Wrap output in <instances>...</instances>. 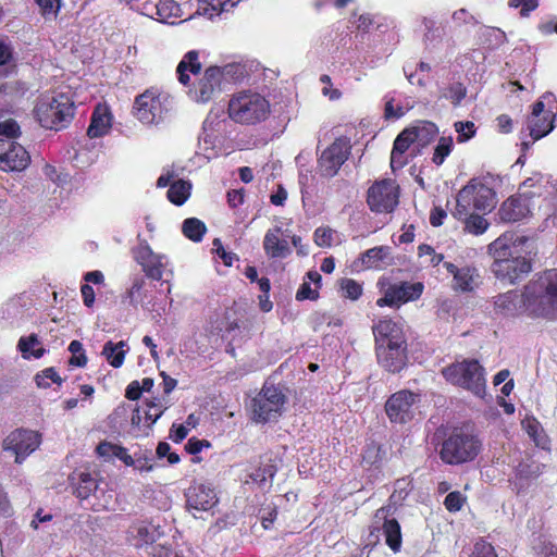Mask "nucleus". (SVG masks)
Wrapping results in <instances>:
<instances>
[{"label": "nucleus", "instance_id": "39448f33", "mask_svg": "<svg viewBox=\"0 0 557 557\" xmlns=\"http://www.w3.org/2000/svg\"><path fill=\"white\" fill-rule=\"evenodd\" d=\"M481 448L478 435L468 429L458 428L443 441L440 457L447 465H460L473 460Z\"/></svg>", "mask_w": 557, "mask_h": 557}, {"label": "nucleus", "instance_id": "f704fd0d", "mask_svg": "<svg viewBox=\"0 0 557 557\" xmlns=\"http://www.w3.org/2000/svg\"><path fill=\"white\" fill-rule=\"evenodd\" d=\"M128 351L126 342L121 341L113 343L109 341L104 344L101 355L107 359L110 366L113 368L122 367L125 356Z\"/></svg>", "mask_w": 557, "mask_h": 557}, {"label": "nucleus", "instance_id": "de8ad7c7", "mask_svg": "<svg viewBox=\"0 0 557 557\" xmlns=\"http://www.w3.org/2000/svg\"><path fill=\"white\" fill-rule=\"evenodd\" d=\"M451 22L454 27L456 28H460L463 26H476L478 24H480L479 18L465 8L458 9L453 12Z\"/></svg>", "mask_w": 557, "mask_h": 557}, {"label": "nucleus", "instance_id": "37998d69", "mask_svg": "<svg viewBox=\"0 0 557 557\" xmlns=\"http://www.w3.org/2000/svg\"><path fill=\"white\" fill-rule=\"evenodd\" d=\"M298 184L301 191V199L305 203L314 193L315 176L311 170L305 169L299 171Z\"/></svg>", "mask_w": 557, "mask_h": 557}, {"label": "nucleus", "instance_id": "79ce46f5", "mask_svg": "<svg viewBox=\"0 0 557 557\" xmlns=\"http://www.w3.org/2000/svg\"><path fill=\"white\" fill-rule=\"evenodd\" d=\"M133 462L129 467H133L139 472H149L154 469V456L150 449H138L132 455Z\"/></svg>", "mask_w": 557, "mask_h": 557}, {"label": "nucleus", "instance_id": "8fccbe9b", "mask_svg": "<svg viewBox=\"0 0 557 557\" xmlns=\"http://www.w3.org/2000/svg\"><path fill=\"white\" fill-rule=\"evenodd\" d=\"M36 384L38 387L47 388L51 385V383H55L60 385L62 383V379L57 373L54 368H47L38 373L35 377Z\"/></svg>", "mask_w": 557, "mask_h": 557}, {"label": "nucleus", "instance_id": "473e14b6", "mask_svg": "<svg viewBox=\"0 0 557 557\" xmlns=\"http://www.w3.org/2000/svg\"><path fill=\"white\" fill-rule=\"evenodd\" d=\"M475 211L466 209L465 216L457 214V209L451 212L454 218L462 221L465 224V231L472 235H482L488 227V222L482 215L475 214Z\"/></svg>", "mask_w": 557, "mask_h": 557}, {"label": "nucleus", "instance_id": "72a5a7b5", "mask_svg": "<svg viewBox=\"0 0 557 557\" xmlns=\"http://www.w3.org/2000/svg\"><path fill=\"white\" fill-rule=\"evenodd\" d=\"M17 349L24 359H39L46 352V349L42 347L39 337L36 334L22 336L17 342Z\"/></svg>", "mask_w": 557, "mask_h": 557}, {"label": "nucleus", "instance_id": "49530a36", "mask_svg": "<svg viewBox=\"0 0 557 557\" xmlns=\"http://www.w3.org/2000/svg\"><path fill=\"white\" fill-rule=\"evenodd\" d=\"M341 296L350 300H357L362 295V285L352 278L339 281Z\"/></svg>", "mask_w": 557, "mask_h": 557}, {"label": "nucleus", "instance_id": "4be33fe9", "mask_svg": "<svg viewBox=\"0 0 557 557\" xmlns=\"http://www.w3.org/2000/svg\"><path fill=\"white\" fill-rule=\"evenodd\" d=\"M288 231L278 225L269 228L263 237V250L270 259H285L292 253L287 242Z\"/></svg>", "mask_w": 557, "mask_h": 557}, {"label": "nucleus", "instance_id": "9d476101", "mask_svg": "<svg viewBox=\"0 0 557 557\" xmlns=\"http://www.w3.org/2000/svg\"><path fill=\"white\" fill-rule=\"evenodd\" d=\"M285 401L286 397L277 386L265 383L251 399L252 420L261 423L275 421L282 414Z\"/></svg>", "mask_w": 557, "mask_h": 557}, {"label": "nucleus", "instance_id": "4468645a", "mask_svg": "<svg viewBox=\"0 0 557 557\" xmlns=\"http://www.w3.org/2000/svg\"><path fill=\"white\" fill-rule=\"evenodd\" d=\"M379 285L383 293V297L376 300L379 307H399L401 304L418 299L423 292L421 283L385 284L380 281Z\"/></svg>", "mask_w": 557, "mask_h": 557}, {"label": "nucleus", "instance_id": "09e8293b", "mask_svg": "<svg viewBox=\"0 0 557 557\" xmlns=\"http://www.w3.org/2000/svg\"><path fill=\"white\" fill-rule=\"evenodd\" d=\"M453 148V138L451 137H441L437 146L435 147V151L433 154V162L436 165H441L446 157L449 156Z\"/></svg>", "mask_w": 557, "mask_h": 557}, {"label": "nucleus", "instance_id": "423d86ee", "mask_svg": "<svg viewBox=\"0 0 557 557\" xmlns=\"http://www.w3.org/2000/svg\"><path fill=\"white\" fill-rule=\"evenodd\" d=\"M35 112L42 127L58 131L72 121L74 102L66 94L45 96L39 99Z\"/></svg>", "mask_w": 557, "mask_h": 557}, {"label": "nucleus", "instance_id": "bb28decb", "mask_svg": "<svg viewBox=\"0 0 557 557\" xmlns=\"http://www.w3.org/2000/svg\"><path fill=\"white\" fill-rule=\"evenodd\" d=\"M388 511L389 509L382 507L376 510L375 518L384 520L382 529L385 543L394 553H398L403 543L401 530L396 519H387Z\"/></svg>", "mask_w": 557, "mask_h": 557}, {"label": "nucleus", "instance_id": "c03bdc74", "mask_svg": "<svg viewBox=\"0 0 557 557\" xmlns=\"http://www.w3.org/2000/svg\"><path fill=\"white\" fill-rule=\"evenodd\" d=\"M97 490L96 480L87 472L78 474V482L75 486V495L81 499L88 498Z\"/></svg>", "mask_w": 557, "mask_h": 557}, {"label": "nucleus", "instance_id": "052dcab7", "mask_svg": "<svg viewBox=\"0 0 557 557\" xmlns=\"http://www.w3.org/2000/svg\"><path fill=\"white\" fill-rule=\"evenodd\" d=\"M44 16L57 15L61 8V0H35Z\"/></svg>", "mask_w": 557, "mask_h": 557}, {"label": "nucleus", "instance_id": "0eeeda50", "mask_svg": "<svg viewBox=\"0 0 557 557\" xmlns=\"http://www.w3.org/2000/svg\"><path fill=\"white\" fill-rule=\"evenodd\" d=\"M134 115L144 125H159L172 110L171 97L158 89H147L134 101Z\"/></svg>", "mask_w": 557, "mask_h": 557}, {"label": "nucleus", "instance_id": "69168bd1", "mask_svg": "<svg viewBox=\"0 0 557 557\" xmlns=\"http://www.w3.org/2000/svg\"><path fill=\"white\" fill-rule=\"evenodd\" d=\"M449 511H458L463 504V497L459 492H451L445 497L444 502Z\"/></svg>", "mask_w": 557, "mask_h": 557}, {"label": "nucleus", "instance_id": "f3484780", "mask_svg": "<svg viewBox=\"0 0 557 557\" xmlns=\"http://www.w3.org/2000/svg\"><path fill=\"white\" fill-rule=\"evenodd\" d=\"M30 163L28 151L12 139H0V170L22 172Z\"/></svg>", "mask_w": 557, "mask_h": 557}, {"label": "nucleus", "instance_id": "c85d7f7f", "mask_svg": "<svg viewBox=\"0 0 557 557\" xmlns=\"http://www.w3.org/2000/svg\"><path fill=\"white\" fill-rule=\"evenodd\" d=\"M413 108V101L396 91L384 96V117L386 120H397L404 116Z\"/></svg>", "mask_w": 557, "mask_h": 557}, {"label": "nucleus", "instance_id": "dca6fc26", "mask_svg": "<svg viewBox=\"0 0 557 557\" xmlns=\"http://www.w3.org/2000/svg\"><path fill=\"white\" fill-rule=\"evenodd\" d=\"M39 444L40 438L37 432L15 430L3 440L2 448L12 451L15 455V462L22 463L29 454L37 449Z\"/></svg>", "mask_w": 557, "mask_h": 557}, {"label": "nucleus", "instance_id": "7ed1b4c3", "mask_svg": "<svg viewBox=\"0 0 557 557\" xmlns=\"http://www.w3.org/2000/svg\"><path fill=\"white\" fill-rule=\"evenodd\" d=\"M557 99L552 92H545L533 107L522 129L523 149H529L536 140L547 136L555 127Z\"/></svg>", "mask_w": 557, "mask_h": 557}, {"label": "nucleus", "instance_id": "603ef678", "mask_svg": "<svg viewBox=\"0 0 557 557\" xmlns=\"http://www.w3.org/2000/svg\"><path fill=\"white\" fill-rule=\"evenodd\" d=\"M412 133L413 132L411 129L406 128L396 137L393 146V149L396 150V153H406L410 145L416 141Z\"/></svg>", "mask_w": 557, "mask_h": 557}, {"label": "nucleus", "instance_id": "2eb2a0df", "mask_svg": "<svg viewBox=\"0 0 557 557\" xmlns=\"http://www.w3.org/2000/svg\"><path fill=\"white\" fill-rule=\"evenodd\" d=\"M419 395L408 389L394 393L385 404L386 414L392 423L404 424L412 420Z\"/></svg>", "mask_w": 557, "mask_h": 557}, {"label": "nucleus", "instance_id": "4c0bfd02", "mask_svg": "<svg viewBox=\"0 0 557 557\" xmlns=\"http://www.w3.org/2000/svg\"><path fill=\"white\" fill-rule=\"evenodd\" d=\"M409 129L413 132L416 141L421 146L429 144L438 133L437 126L429 121H420Z\"/></svg>", "mask_w": 557, "mask_h": 557}, {"label": "nucleus", "instance_id": "9b49d317", "mask_svg": "<svg viewBox=\"0 0 557 557\" xmlns=\"http://www.w3.org/2000/svg\"><path fill=\"white\" fill-rule=\"evenodd\" d=\"M399 201V186L392 178L374 182L368 189L367 203L372 212L391 213Z\"/></svg>", "mask_w": 557, "mask_h": 557}, {"label": "nucleus", "instance_id": "e433bc0d", "mask_svg": "<svg viewBox=\"0 0 557 557\" xmlns=\"http://www.w3.org/2000/svg\"><path fill=\"white\" fill-rule=\"evenodd\" d=\"M97 453L99 456L103 458L116 457L128 467L133 462V456L127 453V449L125 447L109 442L100 443L97 446Z\"/></svg>", "mask_w": 557, "mask_h": 557}, {"label": "nucleus", "instance_id": "7c9ffc66", "mask_svg": "<svg viewBox=\"0 0 557 557\" xmlns=\"http://www.w3.org/2000/svg\"><path fill=\"white\" fill-rule=\"evenodd\" d=\"M201 70V63L199 62V53L198 51L191 50L188 51L176 67V74L178 81L183 85H187L189 83V73L198 74Z\"/></svg>", "mask_w": 557, "mask_h": 557}, {"label": "nucleus", "instance_id": "a211bd4d", "mask_svg": "<svg viewBox=\"0 0 557 557\" xmlns=\"http://www.w3.org/2000/svg\"><path fill=\"white\" fill-rule=\"evenodd\" d=\"M224 121L218 115L210 113L202 124V132L199 135L198 147L200 153L207 159H211L218 154L221 144V132Z\"/></svg>", "mask_w": 557, "mask_h": 557}, {"label": "nucleus", "instance_id": "a19ab883", "mask_svg": "<svg viewBox=\"0 0 557 557\" xmlns=\"http://www.w3.org/2000/svg\"><path fill=\"white\" fill-rule=\"evenodd\" d=\"M183 234L193 242H200L207 232L202 221L197 218H188L182 224Z\"/></svg>", "mask_w": 557, "mask_h": 557}, {"label": "nucleus", "instance_id": "ddd939ff", "mask_svg": "<svg viewBox=\"0 0 557 557\" xmlns=\"http://www.w3.org/2000/svg\"><path fill=\"white\" fill-rule=\"evenodd\" d=\"M350 141L346 137H339L324 149L319 158L318 168L322 176H335L350 154Z\"/></svg>", "mask_w": 557, "mask_h": 557}, {"label": "nucleus", "instance_id": "a878e982", "mask_svg": "<svg viewBox=\"0 0 557 557\" xmlns=\"http://www.w3.org/2000/svg\"><path fill=\"white\" fill-rule=\"evenodd\" d=\"M494 305L502 313L507 315L527 314L525 289L522 294L510 290L495 297Z\"/></svg>", "mask_w": 557, "mask_h": 557}, {"label": "nucleus", "instance_id": "e2e57ef3", "mask_svg": "<svg viewBox=\"0 0 557 557\" xmlns=\"http://www.w3.org/2000/svg\"><path fill=\"white\" fill-rule=\"evenodd\" d=\"M18 134L20 126L14 120L9 119L0 122V135H4L8 137V139H11L16 137Z\"/></svg>", "mask_w": 557, "mask_h": 557}, {"label": "nucleus", "instance_id": "b1692460", "mask_svg": "<svg viewBox=\"0 0 557 557\" xmlns=\"http://www.w3.org/2000/svg\"><path fill=\"white\" fill-rule=\"evenodd\" d=\"M161 535L162 531L159 525L146 521L134 523L127 531L128 542L137 548L152 545Z\"/></svg>", "mask_w": 557, "mask_h": 557}, {"label": "nucleus", "instance_id": "3c124183", "mask_svg": "<svg viewBox=\"0 0 557 557\" xmlns=\"http://www.w3.org/2000/svg\"><path fill=\"white\" fill-rule=\"evenodd\" d=\"M274 476V469L272 466H265L263 468H258L248 474V479H246V483L252 482L260 486H262L268 479H272Z\"/></svg>", "mask_w": 557, "mask_h": 557}, {"label": "nucleus", "instance_id": "0e129e2a", "mask_svg": "<svg viewBox=\"0 0 557 557\" xmlns=\"http://www.w3.org/2000/svg\"><path fill=\"white\" fill-rule=\"evenodd\" d=\"M171 447L168 443L161 442L159 443L156 454L158 458L168 457V461L170 465H175L180 461V456L176 453L170 451Z\"/></svg>", "mask_w": 557, "mask_h": 557}, {"label": "nucleus", "instance_id": "4d7b16f0", "mask_svg": "<svg viewBox=\"0 0 557 557\" xmlns=\"http://www.w3.org/2000/svg\"><path fill=\"white\" fill-rule=\"evenodd\" d=\"M455 131L458 133V141L463 143L468 139H470L474 133L475 127L472 122H456L455 123Z\"/></svg>", "mask_w": 557, "mask_h": 557}, {"label": "nucleus", "instance_id": "aec40b11", "mask_svg": "<svg viewBox=\"0 0 557 557\" xmlns=\"http://www.w3.org/2000/svg\"><path fill=\"white\" fill-rule=\"evenodd\" d=\"M376 357L379 363L387 371L393 373L399 372L406 364V341L377 345Z\"/></svg>", "mask_w": 557, "mask_h": 557}, {"label": "nucleus", "instance_id": "f8f14e48", "mask_svg": "<svg viewBox=\"0 0 557 557\" xmlns=\"http://www.w3.org/2000/svg\"><path fill=\"white\" fill-rule=\"evenodd\" d=\"M233 67V65L208 67L203 76L190 90L189 95L191 99L199 103H207L218 97L222 91L221 83L223 76L230 74Z\"/></svg>", "mask_w": 557, "mask_h": 557}, {"label": "nucleus", "instance_id": "6e6552de", "mask_svg": "<svg viewBox=\"0 0 557 557\" xmlns=\"http://www.w3.org/2000/svg\"><path fill=\"white\" fill-rule=\"evenodd\" d=\"M447 382L470 391L478 397L485 395L486 380L484 368L478 360H462L442 370Z\"/></svg>", "mask_w": 557, "mask_h": 557}, {"label": "nucleus", "instance_id": "680f3d73", "mask_svg": "<svg viewBox=\"0 0 557 557\" xmlns=\"http://www.w3.org/2000/svg\"><path fill=\"white\" fill-rule=\"evenodd\" d=\"M536 557H557V545L543 541L534 547Z\"/></svg>", "mask_w": 557, "mask_h": 557}, {"label": "nucleus", "instance_id": "5701e85b", "mask_svg": "<svg viewBox=\"0 0 557 557\" xmlns=\"http://www.w3.org/2000/svg\"><path fill=\"white\" fill-rule=\"evenodd\" d=\"M216 503V493L209 485L197 483L188 487L186 492V504L189 510L208 511Z\"/></svg>", "mask_w": 557, "mask_h": 557}, {"label": "nucleus", "instance_id": "c756f323", "mask_svg": "<svg viewBox=\"0 0 557 557\" xmlns=\"http://www.w3.org/2000/svg\"><path fill=\"white\" fill-rule=\"evenodd\" d=\"M373 334L375 337L376 346L386 343L395 344L397 341L405 339L401 326L388 319L380 320L373 326Z\"/></svg>", "mask_w": 557, "mask_h": 557}, {"label": "nucleus", "instance_id": "58836bf2", "mask_svg": "<svg viewBox=\"0 0 557 557\" xmlns=\"http://www.w3.org/2000/svg\"><path fill=\"white\" fill-rule=\"evenodd\" d=\"M190 190L191 184L189 182L177 180L170 185L168 199L176 206H182L190 196Z\"/></svg>", "mask_w": 557, "mask_h": 557}, {"label": "nucleus", "instance_id": "774afa93", "mask_svg": "<svg viewBox=\"0 0 557 557\" xmlns=\"http://www.w3.org/2000/svg\"><path fill=\"white\" fill-rule=\"evenodd\" d=\"M407 164V157L405 153L399 152L396 153V150H392L391 152V168L395 172L396 170H399L404 168Z\"/></svg>", "mask_w": 557, "mask_h": 557}, {"label": "nucleus", "instance_id": "6e6d98bb", "mask_svg": "<svg viewBox=\"0 0 557 557\" xmlns=\"http://www.w3.org/2000/svg\"><path fill=\"white\" fill-rule=\"evenodd\" d=\"M508 5L513 9H520V16L528 17L532 11L539 7L537 0H509Z\"/></svg>", "mask_w": 557, "mask_h": 557}, {"label": "nucleus", "instance_id": "f03ea898", "mask_svg": "<svg viewBox=\"0 0 557 557\" xmlns=\"http://www.w3.org/2000/svg\"><path fill=\"white\" fill-rule=\"evenodd\" d=\"M525 307L530 317L557 318V269L525 285Z\"/></svg>", "mask_w": 557, "mask_h": 557}, {"label": "nucleus", "instance_id": "f257e3e1", "mask_svg": "<svg viewBox=\"0 0 557 557\" xmlns=\"http://www.w3.org/2000/svg\"><path fill=\"white\" fill-rule=\"evenodd\" d=\"M488 252L494 259L491 271L499 281L513 284L532 270V247L524 237L511 242L503 235L488 245Z\"/></svg>", "mask_w": 557, "mask_h": 557}, {"label": "nucleus", "instance_id": "20e7f679", "mask_svg": "<svg viewBox=\"0 0 557 557\" xmlns=\"http://www.w3.org/2000/svg\"><path fill=\"white\" fill-rule=\"evenodd\" d=\"M228 117L238 124L253 125L270 114V102L259 92L243 90L232 95L227 104Z\"/></svg>", "mask_w": 557, "mask_h": 557}, {"label": "nucleus", "instance_id": "a18cd8bd", "mask_svg": "<svg viewBox=\"0 0 557 557\" xmlns=\"http://www.w3.org/2000/svg\"><path fill=\"white\" fill-rule=\"evenodd\" d=\"M389 252V248L385 246H379L371 249H368L362 255V263L367 268H377L380 265V262H382Z\"/></svg>", "mask_w": 557, "mask_h": 557}, {"label": "nucleus", "instance_id": "393cba45", "mask_svg": "<svg viewBox=\"0 0 557 557\" xmlns=\"http://www.w3.org/2000/svg\"><path fill=\"white\" fill-rule=\"evenodd\" d=\"M530 199L524 195L508 198L499 208L498 214L504 222H518L530 213Z\"/></svg>", "mask_w": 557, "mask_h": 557}, {"label": "nucleus", "instance_id": "bf43d9fd", "mask_svg": "<svg viewBox=\"0 0 557 557\" xmlns=\"http://www.w3.org/2000/svg\"><path fill=\"white\" fill-rule=\"evenodd\" d=\"M471 557H497L492 544L481 540L474 544Z\"/></svg>", "mask_w": 557, "mask_h": 557}, {"label": "nucleus", "instance_id": "5fc2aeb1", "mask_svg": "<svg viewBox=\"0 0 557 557\" xmlns=\"http://www.w3.org/2000/svg\"><path fill=\"white\" fill-rule=\"evenodd\" d=\"M334 231L330 227H318L314 231L313 239L319 247H331L333 244Z\"/></svg>", "mask_w": 557, "mask_h": 557}, {"label": "nucleus", "instance_id": "412c9836", "mask_svg": "<svg viewBox=\"0 0 557 557\" xmlns=\"http://www.w3.org/2000/svg\"><path fill=\"white\" fill-rule=\"evenodd\" d=\"M444 267L446 268L447 272L453 275L451 287L456 292L471 293L481 283V276L475 267H457L451 262H445Z\"/></svg>", "mask_w": 557, "mask_h": 557}, {"label": "nucleus", "instance_id": "ea45409f", "mask_svg": "<svg viewBox=\"0 0 557 557\" xmlns=\"http://www.w3.org/2000/svg\"><path fill=\"white\" fill-rule=\"evenodd\" d=\"M467 96V88L460 82L450 83L447 87L440 90V97L451 102L453 106L458 107Z\"/></svg>", "mask_w": 557, "mask_h": 557}, {"label": "nucleus", "instance_id": "2f4dec72", "mask_svg": "<svg viewBox=\"0 0 557 557\" xmlns=\"http://www.w3.org/2000/svg\"><path fill=\"white\" fill-rule=\"evenodd\" d=\"M304 283L300 285L296 293V299L302 300H315L319 297V288L321 287L322 276L318 271H309L306 274Z\"/></svg>", "mask_w": 557, "mask_h": 557}, {"label": "nucleus", "instance_id": "864d4df0", "mask_svg": "<svg viewBox=\"0 0 557 557\" xmlns=\"http://www.w3.org/2000/svg\"><path fill=\"white\" fill-rule=\"evenodd\" d=\"M144 285H145V280L143 277L134 278L132 286L128 289V298H129V304L132 306H138V305L143 306L144 298L141 295V289H143Z\"/></svg>", "mask_w": 557, "mask_h": 557}, {"label": "nucleus", "instance_id": "1a4fd4ad", "mask_svg": "<svg viewBox=\"0 0 557 557\" xmlns=\"http://www.w3.org/2000/svg\"><path fill=\"white\" fill-rule=\"evenodd\" d=\"M496 205V194L479 180H471L460 189L456 199L457 214L465 215L466 209L470 211L490 212Z\"/></svg>", "mask_w": 557, "mask_h": 557}, {"label": "nucleus", "instance_id": "6ab92c4d", "mask_svg": "<svg viewBox=\"0 0 557 557\" xmlns=\"http://www.w3.org/2000/svg\"><path fill=\"white\" fill-rule=\"evenodd\" d=\"M134 256L148 277L156 281L162 278L163 270L168 264V258L164 255L153 252L147 242H141L134 250Z\"/></svg>", "mask_w": 557, "mask_h": 557}, {"label": "nucleus", "instance_id": "cd10ccee", "mask_svg": "<svg viewBox=\"0 0 557 557\" xmlns=\"http://www.w3.org/2000/svg\"><path fill=\"white\" fill-rule=\"evenodd\" d=\"M112 126V114L106 104H98L91 115V121L87 129L90 138H99L109 133Z\"/></svg>", "mask_w": 557, "mask_h": 557}, {"label": "nucleus", "instance_id": "c9c22d12", "mask_svg": "<svg viewBox=\"0 0 557 557\" xmlns=\"http://www.w3.org/2000/svg\"><path fill=\"white\" fill-rule=\"evenodd\" d=\"M522 429L528 433V435L532 438L534 444L537 447L543 449L548 448L549 438L545 434L542 424L534 417H525L521 422Z\"/></svg>", "mask_w": 557, "mask_h": 557}, {"label": "nucleus", "instance_id": "13d9d810", "mask_svg": "<svg viewBox=\"0 0 557 557\" xmlns=\"http://www.w3.org/2000/svg\"><path fill=\"white\" fill-rule=\"evenodd\" d=\"M150 548V557H184L182 553H180L172 546L158 544L152 545Z\"/></svg>", "mask_w": 557, "mask_h": 557}, {"label": "nucleus", "instance_id": "338daca9", "mask_svg": "<svg viewBox=\"0 0 557 557\" xmlns=\"http://www.w3.org/2000/svg\"><path fill=\"white\" fill-rule=\"evenodd\" d=\"M18 312L17 301L11 299L2 305L0 308V318L3 320H9L14 318Z\"/></svg>", "mask_w": 557, "mask_h": 557}]
</instances>
